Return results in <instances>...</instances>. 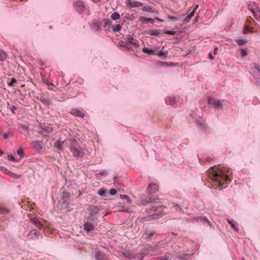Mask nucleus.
<instances>
[{"label":"nucleus","instance_id":"1","mask_svg":"<svg viewBox=\"0 0 260 260\" xmlns=\"http://www.w3.org/2000/svg\"><path fill=\"white\" fill-rule=\"evenodd\" d=\"M212 181L216 182L215 185L218 184V188L219 190H222V189L220 187L224 184V182L228 181L229 180V177L226 175L224 172L220 170L217 169L216 168L212 167ZM214 185L212 184V188Z\"/></svg>","mask_w":260,"mask_h":260},{"label":"nucleus","instance_id":"2","mask_svg":"<svg viewBox=\"0 0 260 260\" xmlns=\"http://www.w3.org/2000/svg\"><path fill=\"white\" fill-rule=\"evenodd\" d=\"M198 8V6L196 5L193 8L192 10H190L186 14V16L185 15H183L181 18H177L176 17L172 16H168V18L169 20L173 22H176L178 20L182 19L184 23H188L190 19L194 16V13L196 10Z\"/></svg>","mask_w":260,"mask_h":260},{"label":"nucleus","instance_id":"3","mask_svg":"<svg viewBox=\"0 0 260 260\" xmlns=\"http://www.w3.org/2000/svg\"><path fill=\"white\" fill-rule=\"evenodd\" d=\"M70 150L72 155L77 159L82 158L84 155V153L80 148L79 142L76 140L71 146Z\"/></svg>","mask_w":260,"mask_h":260},{"label":"nucleus","instance_id":"4","mask_svg":"<svg viewBox=\"0 0 260 260\" xmlns=\"http://www.w3.org/2000/svg\"><path fill=\"white\" fill-rule=\"evenodd\" d=\"M162 253L159 249L158 245H155L154 246H151L150 245H146L144 249L143 252L140 254V258H142V255H147V254H150L151 255H159Z\"/></svg>","mask_w":260,"mask_h":260},{"label":"nucleus","instance_id":"5","mask_svg":"<svg viewBox=\"0 0 260 260\" xmlns=\"http://www.w3.org/2000/svg\"><path fill=\"white\" fill-rule=\"evenodd\" d=\"M86 210L89 212V216L88 217V219L93 221L97 219L96 215L99 213L100 209L98 206L89 205Z\"/></svg>","mask_w":260,"mask_h":260},{"label":"nucleus","instance_id":"6","mask_svg":"<svg viewBox=\"0 0 260 260\" xmlns=\"http://www.w3.org/2000/svg\"><path fill=\"white\" fill-rule=\"evenodd\" d=\"M152 211L154 212L153 213L151 214L150 216L143 218V219L146 221H149L155 218H157L158 215L161 214L162 212L161 207L159 206H153L152 207Z\"/></svg>","mask_w":260,"mask_h":260},{"label":"nucleus","instance_id":"7","mask_svg":"<svg viewBox=\"0 0 260 260\" xmlns=\"http://www.w3.org/2000/svg\"><path fill=\"white\" fill-rule=\"evenodd\" d=\"M73 6L76 12L79 14H81L84 10L85 5L81 1H77L73 3Z\"/></svg>","mask_w":260,"mask_h":260},{"label":"nucleus","instance_id":"8","mask_svg":"<svg viewBox=\"0 0 260 260\" xmlns=\"http://www.w3.org/2000/svg\"><path fill=\"white\" fill-rule=\"evenodd\" d=\"M125 4L127 7L129 8H138L143 6V4L141 2L133 0H126Z\"/></svg>","mask_w":260,"mask_h":260},{"label":"nucleus","instance_id":"9","mask_svg":"<svg viewBox=\"0 0 260 260\" xmlns=\"http://www.w3.org/2000/svg\"><path fill=\"white\" fill-rule=\"evenodd\" d=\"M131 45H133L135 48H137L138 46H139L138 41L133 37H129L127 40L126 47L128 49H130L131 48L130 46Z\"/></svg>","mask_w":260,"mask_h":260},{"label":"nucleus","instance_id":"10","mask_svg":"<svg viewBox=\"0 0 260 260\" xmlns=\"http://www.w3.org/2000/svg\"><path fill=\"white\" fill-rule=\"evenodd\" d=\"M249 9L251 12L253 16L256 18L258 19L260 17V11L256 6H251L249 7Z\"/></svg>","mask_w":260,"mask_h":260},{"label":"nucleus","instance_id":"11","mask_svg":"<svg viewBox=\"0 0 260 260\" xmlns=\"http://www.w3.org/2000/svg\"><path fill=\"white\" fill-rule=\"evenodd\" d=\"M223 101L219 99H212V109H221L223 107Z\"/></svg>","mask_w":260,"mask_h":260},{"label":"nucleus","instance_id":"12","mask_svg":"<svg viewBox=\"0 0 260 260\" xmlns=\"http://www.w3.org/2000/svg\"><path fill=\"white\" fill-rule=\"evenodd\" d=\"M70 113L72 115L80 117H83L85 115L83 110L78 109H71L70 111Z\"/></svg>","mask_w":260,"mask_h":260},{"label":"nucleus","instance_id":"13","mask_svg":"<svg viewBox=\"0 0 260 260\" xmlns=\"http://www.w3.org/2000/svg\"><path fill=\"white\" fill-rule=\"evenodd\" d=\"M39 235V232L36 230H31L27 235V238L30 240H35L38 238Z\"/></svg>","mask_w":260,"mask_h":260},{"label":"nucleus","instance_id":"14","mask_svg":"<svg viewBox=\"0 0 260 260\" xmlns=\"http://www.w3.org/2000/svg\"><path fill=\"white\" fill-rule=\"evenodd\" d=\"M75 139L73 138L67 139L63 142H62V145L63 146V149L66 147H69L70 148L71 146L74 143Z\"/></svg>","mask_w":260,"mask_h":260},{"label":"nucleus","instance_id":"15","mask_svg":"<svg viewBox=\"0 0 260 260\" xmlns=\"http://www.w3.org/2000/svg\"><path fill=\"white\" fill-rule=\"evenodd\" d=\"M158 186L154 183H151L148 187V191L149 194H152L156 192L158 190Z\"/></svg>","mask_w":260,"mask_h":260},{"label":"nucleus","instance_id":"16","mask_svg":"<svg viewBox=\"0 0 260 260\" xmlns=\"http://www.w3.org/2000/svg\"><path fill=\"white\" fill-rule=\"evenodd\" d=\"M255 80L258 82H260V68L256 67L255 68L254 71V75H253Z\"/></svg>","mask_w":260,"mask_h":260},{"label":"nucleus","instance_id":"17","mask_svg":"<svg viewBox=\"0 0 260 260\" xmlns=\"http://www.w3.org/2000/svg\"><path fill=\"white\" fill-rule=\"evenodd\" d=\"M139 20L143 23H154V20L153 19L147 18L144 16L140 17L139 18Z\"/></svg>","mask_w":260,"mask_h":260},{"label":"nucleus","instance_id":"18","mask_svg":"<svg viewBox=\"0 0 260 260\" xmlns=\"http://www.w3.org/2000/svg\"><path fill=\"white\" fill-rule=\"evenodd\" d=\"M84 229L87 232H89L94 230V226L91 223L86 222L84 224Z\"/></svg>","mask_w":260,"mask_h":260},{"label":"nucleus","instance_id":"19","mask_svg":"<svg viewBox=\"0 0 260 260\" xmlns=\"http://www.w3.org/2000/svg\"><path fill=\"white\" fill-rule=\"evenodd\" d=\"M170 207L174 208L176 211H182V208L180 205L173 202H170L168 203Z\"/></svg>","mask_w":260,"mask_h":260},{"label":"nucleus","instance_id":"20","mask_svg":"<svg viewBox=\"0 0 260 260\" xmlns=\"http://www.w3.org/2000/svg\"><path fill=\"white\" fill-rule=\"evenodd\" d=\"M166 101L167 104L174 105L176 103V99L175 97H168Z\"/></svg>","mask_w":260,"mask_h":260},{"label":"nucleus","instance_id":"21","mask_svg":"<svg viewBox=\"0 0 260 260\" xmlns=\"http://www.w3.org/2000/svg\"><path fill=\"white\" fill-rule=\"evenodd\" d=\"M154 235V232H150L149 231L145 232L142 235V238L144 239H151Z\"/></svg>","mask_w":260,"mask_h":260},{"label":"nucleus","instance_id":"22","mask_svg":"<svg viewBox=\"0 0 260 260\" xmlns=\"http://www.w3.org/2000/svg\"><path fill=\"white\" fill-rule=\"evenodd\" d=\"M41 142L39 141H36L32 142L31 145L35 149L39 150L42 149Z\"/></svg>","mask_w":260,"mask_h":260},{"label":"nucleus","instance_id":"23","mask_svg":"<svg viewBox=\"0 0 260 260\" xmlns=\"http://www.w3.org/2000/svg\"><path fill=\"white\" fill-rule=\"evenodd\" d=\"M227 221L231 225L232 228L236 231H238V228L235 225V221L232 219H227Z\"/></svg>","mask_w":260,"mask_h":260},{"label":"nucleus","instance_id":"24","mask_svg":"<svg viewBox=\"0 0 260 260\" xmlns=\"http://www.w3.org/2000/svg\"><path fill=\"white\" fill-rule=\"evenodd\" d=\"M122 24H119L112 26V30L113 31L116 32H119L122 29Z\"/></svg>","mask_w":260,"mask_h":260},{"label":"nucleus","instance_id":"25","mask_svg":"<svg viewBox=\"0 0 260 260\" xmlns=\"http://www.w3.org/2000/svg\"><path fill=\"white\" fill-rule=\"evenodd\" d=\"M142 10L144 12L155 13V10L150 6H145L143 7Z\"/></svg>","mask_w":260,"mask_h":260},{"label":"nucleus","instance_id":"26","mask_svg":"<svg viewBox=\"0 0 260 260\" xmlns=\"http://www.w3.org/2000/svg\"><path fill=\"white\" fill-rule=\"evenodd\" d=\"M7 55L3 50L0 49V61H3L6 59Z\"/></svg>","mask_w":260,"mask_h":260},{"label":"nucleus","instance_id":"27","mask_svg":"<svg viewBox=\"0 0 260 260\" xmlns=\"http://www.w3.org/2000/svg\"><path fill=\"white\" fill-rule=\"evenodd\" d=\"M95 258L98 260H104L105 255L101 251H98L96 253Z\"/></svg>","mask_w":260,"mask_h":260},{"label":"nucleus","instance_id":"28","mask_svg":"<svg viewBox=\"0 0 260 260\" xmlns=\"http://www.w3.org/2000/svg\"><path fill=\"white\" fill-rule=\"evenodd\" d=\"M0 212L4 214H7L9 213V210L3 205H0Z\"/></svg>","mask_w":260,"mask_h":260},{"label":"nucleus","instance_id":"29","mask_svg":"<svg viewBox=\"0 0 260 260\" xmlns=\"http://www.w3.org/2000/svg\"><path fill=\"white\" fill-rule=\"evenodd\" d=\"M120 14L116 12H114L111 16V18L113 20H117L120 19Z\"/></svg>","mask_w":260,"mask_h":260},{"label":"nucleus","instance_id":"30","mask_svg":"<svg viewBox=\"0 0 260 260\" xmlns=\"http://www.w3.org/2000/svg\"><path fill=\"white\" fill-rule=\"evenodd\" d=\"M143 52L144 53H147L149 55L153 54L154 53V52L153 50H152V49H148L147 48H145V47L143 48Z\"/></svg>","mask_w":260,"mask_h":260},{"label":"nucleus","instance_id":"31","mask_svg":"<svg viewBox=\"0 0 260 260\" xmlns=\"http://www.w3.org/2000/svg\"><path fill=\"white\" fill-rule=\"evenodd\" d=\"M55 146L59 150L63 149V146L62 145V142L57 141L55 143Z\"/></svg>","mask_w":260,"mask_h":260},{"label":"nucleus","instance_id":"32","mask_svg":"<svg viewBox=\"0 0 260 260\" xmlns=\"http://www.w3.org/2000/svg\"><path fill=\"white\" fill-rule=\"evenodd\" d=\"M253 28L246 26L243 31L244 34H247L248 32L252 31Z\"/></svg>","mask_w":260,"mask_h":260},{"label":"nucleus","instance_id":"33","mask_svg":"<svg viewBox=\"0 0 260 260\" xmlns=\"http://www.w3.org/2000/svg\"><path fill=\"white\" fill-rule=\"evenodd\" d=\"M106 192V189L104 188H101L98 190V194L101 196H103Z\"/></svg>","mask_w":260,"mask_h":260},{"label":"nucleus","instance_id":"34","mask_svg":"<svg viewBox=\"0 0 260 260\" xmlns=\"http://www.w3.org/2000/svg\"><path fill=\"white\" fill-rule=\"evenodd\" d=\"M32 222L37 226V228H41V224L38 220L36 218H34L32 219Z\"/></svg>","mask_w":260,"mask_h":260},{"label":"nucleus","instance_id":"35","mask_svg":"<svg viewBox=\"0 0 260 260\" xmlns=\"http://www.w3.org/2000/svg\"><path fill=\"white\" fill-rule=\"evenodd\" d=\"M7 174H8L9 175L14 177V178H19L20 177V176L19 175H18L16 174H14L13 173V172L10 171H8V172H7Z\"/></svg>","mask_w":260,"mask_h":260},{"label":"nucleus","instance_id":"36","mask_svg":"<svg viewBox=\"0 0 260 260\" xmlns=\"http://www.w3.org/2000/svg\"><path fill=\"white\" fill-rule=\"evenodd\" d=\"M159 31V30H152L150 31L149 34L151 36H158Z\"/></svg>","mask_w":260,"mask_h":260},{"label":"nucleus","instance_id":"37","mask_svg":"<svg viewBox=\"0 0 260 260\" xmlns=\"http://www.w3.org/2000/svg\"><path fill=\"white\" fill-rule=\"evenodd\" d=\"M236 41L239 45H243L246 43V41L242 39H237Z\"/></svg>","mask_w":260,"mask_h":260},{"label":"nucleus","instance_id":"38","mask_svg":"<svg viewBox=\"0 0 260 260\" xmlns=\"http://www.w3.org/2000/svg\"><path fill=\"white\" fill-rule=\"evenodd\" d=\"M170 258L169 256H162L159 257L154 258L152 260H169Z\"/></svg>","mask_w":260,"mask_h":260},{"label":"nucleus","instance_id":"39","mask_svg":"<svg viewBox=\"0 0 260 260\" xmlns=\"http://www.w3.org/2000/svg\"><path fill=\"white\" fill-rule=\"evenodd\" d=\"M240 52H241V56L243 57L246 56L247 55V53L246 49H241Z\"/></svg>","mask_w":260,"mask_h":260},{"label":"nucleus","instance_id":"40","mask_svg":"<svg viewBox=\"0 0 260 260\" xmlns=\"http://www.w3.org/2000/svg\"><path fill=\"white\" fill-rule=\"evenodd\" d=\"M15 83H16V80L15 78H12L11 81L8 83V85L10 86H12Z\"/></svg>","mask_w":260,"mask_h":260},{"label":"nucleus","instance_id":"41","mask_svg":"<svg viewBox=\"0 0 260 260\" xmlns=\"http://www.w3.org/2000/svg\"><path fill=\"white\" fill-rule=\"evenodd\" d=\"M165 34L171 35H174L176 34V31L173 30H166L164 32Z\"/></svg>","mask_w":260,"mask_h":260},{"label":"nucleus","instance_id":"42","mask_svg":"<svg viewBox=\"0 0 260 260\" xmlns=\"http://www.w3.org/2000/svg\"><path fill=\"white\" fill-rule=\"evenodd\" d=\"M110 193L111 195H114L116 193L117 191L115 189L112 188L110 190Z\"/></svg>","mask_w":260,"mask_h":260},{"label":"nucleus","instance_id":"43","mask_svg":"<svg viewBox=\"0 0 260 260\" xmlns=\"http://www.w3.org/2000/svg\"><path fill=\"white\" fill-rule=\"evenodd\" d=\"M53 130L52 126H48V127L45 129V131L47 132V133H49L51 132H52Z\"/></svg>","mask_w":260,"mask_h":260},{"label":"nucleus","instance_id":"44","mask_svg":"<svg viewBox=\"0 0 260 260\" xmlns=\"http://www.w3.org/2000/svg\"><path fill=\"white\" fill-rule=\"evenodd\" d=\"M10 109L12 111V112L14 113V110L17 109V107L14 105H12L10 106Z\"/></svg>","mask_w":260,"mask_h":260},{"label":"nucleus","instance_id":"45","mask_svg":"<svg viewBox=\"0 0 260 260\" xmlns=\"http://www.w3.org/2000/svg\"><path fill=\"white\" fill-rule=\"evenodd\" d=\"M43 80L45 84H46L47 85H50V83L48 81V80L47 79H45L44 77H43Z\"/></svg>","mask_w":260,"mask_h":260},{"label":"nucleus","instance_id":"46","mask_svg":"<svg viewBox=\"0 0 260 260\" xmlns=\"http://www.w3.org/2000/svg\"><path fill=\"white\" fill-rule=\"evenodd\" d=\"M23 153V151L22 149H19L17 151V154L20 156H21L22 155Z\"/></svg>","mask_w":260,"mask_h":260},{"label":"nucleus","instance_id":"47","mask_svg":"<svg viewBox=\"0 0 260 260\" xmlns=\"http://www.w3.org/2000/svg\"><path fill=\"white\" fill-rule=\"evenodd\" d=\"M8 158L9 160H14V157L11 155H8Z\"/></svg>","mask_w":260,"mask_h":260},{"label":"nucleus","instance_id":"48","mask_svg":"<svg viewBox=\"0 0 260 260\" xmlns=\"http://www.w3.org/2000/svg\"><path fill=\"white\" fill-rule=\"evenodd\" d=\"M164 55H165V54L162 51H159L158 52V55L159 56H162Z\"/></svg>","mask_w":260,"mask_h":260},{"label":"nucleus","instance_id":"49","mask_svg":"<svg viewBox=\"0 0 260 260\" xmlns=\"http://www.w3.org/2000/svg\"><path fill=\"white\" fill-rule=\"evenodd\" d=\"M50 85V86H49V87H48V89H50V90H52V89H53V88H52V87H53V86H54V85H53L52 84H51V83H50V85Z\"/></svg>","mask_w":260,"mask_h":260},{"label":"nucleus","instance_id":"50","mask_svg":"<svg viewBox=\"0 0 260 260\" xmlns=\"http://www.w3.org/2000/svg\"><path fill=\"white\" fill-rule=\"evenodd\" d=\"M210 169H211V168H210L209 169V170H208V172H207V174H208V175H209V177H210V173H211V171Z\"/></svg>","mask_w":260,"mask_h":260},{"label":"nucleus","instance_id":"51","mask_svg":"<svg viewBox=\"0 0 260 260\" xmlns=\"http://www.w3.org/2000/svg\"><path fill=\"white\" fill-rule=\"evenodd\" d=\"M8 137H9V136H8V134H6L4 135V138L5 139H7V138H8Z\"/></svg>","mask_w":260,"mask_h":260},{"label":"nucleus","instance_id":"52","mask_svg":"<svg viewBox=\"0 0 260 260\" xmlns=\"http://www.w3.org/2000/svg\"><path fill=\"white\" fill-rule=\"evenodd\" d=\"M217 50H218L217 47H215V48H214V54H216V51H217Z\"/></svg>","mask_w":260,"mask_h":260},{"label":"nucleus","instance_id":"53","mask_svg":"<svg viewBox=\"0 0 260 260\" xmlns=\"http://www.w3.org/2000/svg\"><path fill=\"white\" fill-rule=\"evenodd\" d=\"M177 257H178L179 258H180V259H184V258L180 255H177Z\"/></svg>","mask_w":260,"mask_h":260},{"label":"nucleus","instance_id":"54","mask_svg":"<svg viewBox=\"0 0 260 260\" xmlns=\"http://www.w3.org/2000/svg\"><path fill=\"white\" fill-rule=\"evenodd\" d=\"M3 171H4V172H5L6 174H7V172H8V171L6 168H4V169H3Z\"/></svg>","mask_w":260,"mask_h":260},{"label":"nucleus","instance_id":"55","mask_svg":"<svg viewBox=\"0 0 260 260\" xmlns=\"http://www.w3.org/2000/svg\"><path fill=\"white\" fill-rule=\"evenodd\" d=\"M123 197L124 199H129L128 197L127 196H126V195H124V196H123Z\"/></svg>","mask_w":260,"mask_h":260},{"label":"nucleus","instance_id":"56","mask_svg":"<svg viewBox=\"0 0 260 260\" xmlns=\"http://www.w3.org/2000/svg\"><path fill=\"white\" fill-rule=\"evenodd\" d=\"M155 19H156L157 20H158V21H160V22H162V21H162V20H161V19H160V18H156Z\"/></svg>","mask_w":260,"mask_h":260},{"label":"nucleus","instance_id":"57","mask_svg":"<svg viewBox=\"0 0 260 260\" xmlns=\"http://www.w3.org/2000/svg\"><path fill=\"white\" fill-rule=\"evenodd\" d=\"M208 56H209V58L211 59V52L209 53Z\"/></svg>","mask_w":260,"mask_h":260},{"label":"nucleus","instance_id":"58","mask_svg":"<svg viewBox=\"0 0 260 260\" xmlns=\"http://www.w3.org/2000/svg\"><path fill=\"white\" fill-rule=\"evenodd\" d=\"M91 1L94 3H98V2H100L101 0H91Z\"/></svg>","mask_w":260,"mask_h":260},{"label":"nucleus","instance_id":"59","mask_svg":"<svg viewBox=\"0 0 260 260\" xmlns=\"http://www.w3.org/2000/svg\"><path fill=\"white\" fill-rule=\"evenodd\" d=\"M3 154V151L0 149V156H2Z\"/></svg>","mask_w":260,"mask_h":260},{"label":"nucleus","instance_id":"60","mask_svg":"<svg viewBox=\"0 0 260 260\" xmlns=\"http://www.w3.org/2000/svg\"><path fill=\"white\" fill-rule=\"evenodd\" d=\"M109 21H110L109 20L107 21L106 22V23H106V25H107V24H109Z\"/></svg>","mask_w":260,"mask_h":260},{"label":"nucleus","instance_id":"61","mask_svg":"<svg viewBox=\"0 0 260 260\" xmlns=\"http://www.w3.org/2000/svg\"><path fill=\"white\" fill-rule=\"evenodd\" d=\"M204 219L205 220V221H207L208 223H209V220H206L205 218H204Z\"/></svg>","mask_w":260,"mask_h":260},{"label":"nucleus","instance_id":"62","mask_svg":"<svg viewBox=\"0 0 260 260\" xmlns=\"http://www.w3.org/2000/svg\"><path fill=\"white\" fill-rule=\"evenodd\" d=\"M231 24L233 23V21L232 20H231Z\"/></svg>","mask_w":260,"mask_h":260},{"label":"nucleus","instance_id":"63","mask_svg":"<svg viewBox=\"0 0 260 260\" xmlns=\"http://www.w3.org/2000/svg\"><path fill=\"white\" fill-rule=\"evenodd\" d=\"M208 102H210V99H208Z\"/></svg>","mask_w":260,"mask_h":260},{"label":"nucleus","instance_id":"64","mask_svg":"<svg viewBox=\"0 0 260 260\" xmlns=\"http://www.w3.org/2000/svg\"><path fill=\"white\" fill-rule=\"evenodd\" d=\"M242 260H245V259H244V258H243V259H242Z\"/></svg>","mask_w":260,"mask_h":260}]
</instances>
